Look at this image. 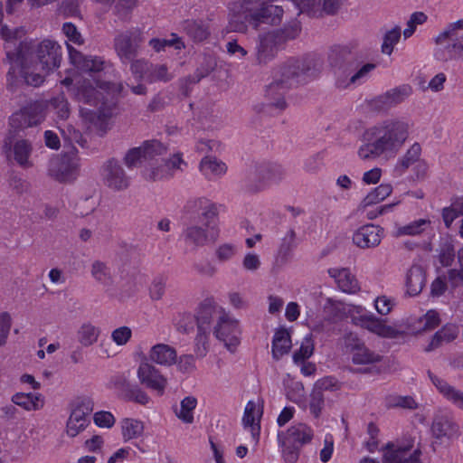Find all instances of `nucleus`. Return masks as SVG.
Masks as SVG:
<instances>
[{"mask_svg": "<svg viewBox=\"0 0 463 463\" xmlns=\"http://www.w3.org/2000/svg\"><path fill=\"white\" fill-rule=\"evenodd\" d=\"M6 57L11 63L6 74L7 89L15 91L23 85H42L45 77L60 66L61 47L51 40L23 41L16 52H7Z\"/></svg>", "mask_w": 463, "mask_h": 463, "instance_id": "obj_1", "label": "nucleus"}, {"mask_svg": "<svg viewBox=\"0 0 463 463\" xmlns=\"http://www.w3.org/2000/svg\"><path fill=\"white\" fill-rule=\"evenodd\" d=\"M409 121L391 118L366 128L362 135V145L357 150L363 161H374L380 157H393L403 147L410 136Z\"/></svg>", "mask_w": 463, "mask_h": 463, "instance_id": "obj_2", "label": "nucleus"}, {"mask_svg": "<svg viewBox=\"0 0 463 463\" xmlns=\"http://www.w3.org/2000/svg\"><path fill=\"white\" fill-rule=\"evenodd\" d=\"M124 86L121 82L111 83L95 79L84 78L75 83V97L78 101L93 107V110L82 113L89 115V119L100 128L112 116L115 101L114 96L121 93Z\"/></svg>", "mask_w": 463, "mask_h": 463, "instance_id": "obj_3", "label": "nucleus"}, {"mask_svg": "<svg viewBox=\"0 0 463 463\" xmlns=\"http://www.w3.org/2000/svg\"><path fill=\"white\" fill-rule=\"evenodd\" d=\"M319 67V61L311 56L288 59L279 69V78L276 79L267 90V96L273 99L267 105L268 109H274L279 112L285 109L287 104L283 97L284 92H279V90L306 82L317 73Z\"/></svg>", "mask_w": 463, "mask_h": 463, "instance_id": "obj_4", "label": "nucleus"}, {"mask_svg": "<svg viewBox=\"0 0 463 463\" xmlns=\"http://www.w3.org/2000/svg\"><path fill=\"white\" fill-rule=\"evenodd\" d=\"M434 58L442 62L463 58V19L447 24L434 38Z\"/></svg>", "mask_w": 463, "mask_h": 463, "instance_id": "obj_5", "label": "nucleus"}, {"mask_svg": "<svg viewBox=\"0 0 463 463\" xmlns=\"http://www.w3.org/2000/svg\"><path fill=\"white\" fill-rule=\"evenodd\" d=\"M351 58L352 54L347 47H336L330 53V63L335 68V85L339 89H346L351 85L361 84L375 68V64L366 63L356 72L353 74L346 73L348 68H345V63L349 62Z\"/></svg>", "mask_w": 463, "mask_h": 463, "instance_id": "obj_6", "label": "nucleus"}, {"mask_svg": "<svg viewBox=\"0 0 463 463\" xmlns=\"http://www.w3.org/2000/svg\"><path fill=\"white\" fill-rule=\"evenodd\" d=\"M313 437L312 428L301 422L292 425L286 431H279L278 442L285 462L296 463L298 460L301 448L310 443Z\"/></svg>", "mask_w": 463, "mask_h": 463, "instance_id": "obj_7", "label": "nucleus"}, {"mask_svg": "<svg viewBox=\"0 0 463 463\" xmlns=\"http://www.w3.org/2000/svg\"><path fill=\"white\" fill-rule=\"evenodd\" d=\"M168 146L157 139L145 140L139 146L130 148L124 156V163L128 168L141 166L145 163L143 170L152 165H159V156L166 155Z\"/></svg>", "mask_w": 463, "mask_h": 463, "instance_id": "obj_8", "label": "nucleus"}, {"mask_svg": "<svg viewBox=\"0 0 463 463\" xmlns=\"http://www.w3.org/2000/svg\"><path fill=\"white\" fill-rule=\"evenodd\" d=\"M213 335L223 342L229 351L233 352L240 344L239 321L225 309H220L219 319L213 326Z\"/></svg>", "mask_w": 463, "mask_h": 463, "instance_id": "obj_9", "label": "nucleus"}, {"mask_svg": "<svg viewBox=\"0 0 463 463\" xmlns=\"http://www.w3.org/2000/svg\"><path fill=\"white\" fill-rule=\"evenodd\" d=\"M184 213L192 222H203L210 228L217 217L215 204L205 197L192 198L184 205Z\"/></svg>", "mask_w": 463, "mask_h": 463, "instance_id": "obj_10", "label": "nucleus"}, {"mask_svg": "<svg viewBox=\"0 0 463 463\" xmlns=\"http://www.w3.org/2000/svg\"><path fill=\"white\" fill-rule=\"evenodd\" d=\"M187 165L183 159V154L174 153L169 158L163 159L159 165H152L142 171L145 179L149 181H160L172 178L176 172H183Z\"/></svg>", "mask_w": 463, "mask_h": 463, "instance_id": "obj_11", "label": "nucleus"}, {"mask_svg": "<svg viewBox=\"0 0 463 463\" xmlns=\"http://www.w3.org/2000/svg\"><path fill=\"white\" fill-rule=\"evenodd\" d=\"M93 402L89 397L79 398L74 404L66 425V432L70 437H76L89 425V415L93 411Z\"/></svg>", "mask_w": 463, "mask_h": 463, "instance_id": "obj_12", "label": "nucleus"}, {"mask_svg": "<svg viewBox=\"0 0 463 463\" xmlns=\"http://www.w3.org/2000/svg\"><path fill=\"white\" fill-rule=\"evenodd\" d=\"M142 42V34L137 30L127 31L115 37L114 48L122 63L127 64L137 56Z\"/></svg>", "mask_w": 463, "mask_h": 463, "instance_id": "obj_13", "label": "nucleus"}, {"mask_svg": "<svg viewBox=\"0 0 463 463\" xmlns=\"http://www.w3.org/2000/svg\"><path fill=\"white\" fill-rule=\"evenodd\" d=\"M48 171L59 182H71L78 173V158L71 155L56 156L50 161Z\"/></svg>", "mask_w": 463, "mask_h": 463, "instance_id": "obj_14", "label": "nucleus"}, {"mask_svg": "<svg viewBox=\"0 0 463 463\" xmlns=\"http://www.w3.org/2000/svg\"><path fill=\"white\" fill-rule=\"evenodd\" d=\"M137 374L141 384L155 391L158 395L164 394L167 386V379L160 370L151 363H141L137 368Z\"/></svg>", "mask_w": 463, "mask_h": 463, "instance_id": "obj_15", "label": "nucleus"}, {"mask_svg": "<svg viewBox=\"0 0 463 463\" xmlns=\"http://www.w3.org/2000/svg\"><path fill=\"white\" fill-rule=\"evenodd\" d=\"M272 30L259 34L255 47V57L258 64H267L277 55L282 44Z\"/></svg>", "mask_w": 463, "mask_h": 463, "instance_id": "obj_16", "label": "nucleus"}, {"mask_svg": "<svg viewBox=\"0 0 463 463\" xmlns=\"http://www.w3.org/2000/svg\"><path fill=\"white\" fill-rule=\"evenodd\" d=\"M101 175L105 185L114 191H122L129 186V177L121 165L114 159L103 165Z\"/></svg>", "mask_w": 463, "mask_h": 463, "instance_id": "obj_17", "label": "nucleus"}, {"mask_svg": "<svg viewBox=\"0 0 463 463\" xmlns=\"http://www.w3.org/2000/svg\"><path fill=\"white\" fill-rule=\"evenodd\" d=\"M412 92L411 85L402 84L377 96L373 104L379 110H386L405 101Z\"/></svg>", "mask_w": 463, "mask_h": 463, "instance_id": "obj_18", "label": "nucleus"}, {"mask_svg": "<svg viewBox=\"0 0 463 463\" xmlns=\"http://www.w3.org/2000/svg\"><path fill=\"white\" fill-rule=\"evenodd\" d=\"M383 230L378 225L365 224L353 234L354 244L363 250L376 248L382 241Z\"/></svg>", "mask_w": 463, "mask_h": 463, "instance_id": "obj_19", "label": "nucleus"}, {"mask_svg": "<svg viewBox=\"0 0 463 463\" xmlns=\"http://www.w3.org/2000/svg\"><path fill=\"white\" fill-rule=\"evenodd\" d=\"M214 232V222L210 228H206L203 222H192L183 232V237L185 243L194 247H203L211 241H214L216 234Z\"/></svg>", "mask_w": 463, "mask_h": 463, "instance_id": "obj_20", "label": "nucleus"}, {"mask_svg": "<svg viewBox=\"0 0 463 463\" xmlns=\"http://www.w3.org/2000/svg\"><path fill=\"white\" fill-rule=\"evenodd\" d=\"M431 432L437 439L451 440L458 436L459 428L450 414L439 413L433 419Z\"/></svg>", "mask_w": 463, "mask_h": 463, "instance_id": "obj_21", "label": "nucleus"}, {"mask_svg": "<svg viewBox=\"0 0 463 463\" xmlns=\"http://www.w3.org/2000/svg\"><path fill=\"white\" fill-rule=\"evenodd\" d=\"M3 150L8 158L13 155L14 159L20 166L31 167L33 165L29 159L33 152V146L29 140L17 139L12 144L10 138H6L3 146Z\"/></svg>", "mask_w": 463, "mask_h": 463, "instance_id": "obj_22", "label": "nucleus"}, {"mask_svg": "<svg viewBox=\"0 0 463 463\" xmlns=\"http://www.w3.org/2000/svg\"><path fill=\"white\" fill-rule=\"evenodd\" d=\"M286 177V170L282 165L276 163H263L255 167L253 173L250 174V179L257 178L260 183L278 184Z\"/></svg>", "mask_w": 463, "mask_h": 463, "instance_id": "obj_23", "label": "nucleus"}, {"mask_svg": "<svg viewBox=\"0 0 463 463\" xmlns=\"http://www.w3.org/2000/svg\"><path fill=\"white\" fill-rule=\"evenodd\" d=\"M225 309L217 305L213 298H205L198 307L196 321L198 328L212 329V323L219 319V310Z\"/></svg>", "mask_w": 463, "mask_h": 463, "instance_id": "obj_24", "label": "nucleus"}, {"mask_svg": "<svg viewBox=\"0 0 463 463\" xmlns=\"http://www.w3.org/2000/svg\"><path fill=\"white\" fill-rule=\"evenodd\" d=\"M67 48L71 63L80 70L89 72H99L104 69L105 61L102 58L84 56L70 44L67 45Z\"/></svg>", "mask_w": 463, "mask_h": 463, "instance_id": "obj_25", "label": "nucleus"}, {"mask_svg": "<svg viewBox=\"0 0 463 463\" xmlns=\"http://www.w3.org/2000/svg\"><path fill=\"white\" fill-rule=\"evenodd\" d=\"M42 116L37 106H27L15 112L10 118V125L15 129H23L38 125Z\"/></svg>", "mask_w": 463, "mask_h": 463, "instance_id": "obj_26", "label": "nucleus"}, {"mask_svg": "<svg viewBox=\"0 0 463 463\" xmlns=\"http://www.w3.org/2000/svg\"><path fill=\"white\" fill-rule=\"evenodd\" d=\"M327 272L343 292L354 294L359 290L358 281L348 269L331 268Z\"/></svg>", "mask_w": 463, "mask_h": 463, "instance_id": "obj_27", "label": "nucleus"}, {"mask_svg": "<svg viewBox=\"0 0 463 463\" xmlns=\"http://www.w3.org/2000/svg\"><path fill=\"white\" fill-rule=\"evenodd\" d=\"M414 439L411 437L402 445L395 446L392 442L387 443L383 455V463H409L408 457H405V454L412 449Z\"/></svg>", "mask_w": 463, "mask_h": 463, "instance_id": "obj_28", "label": "nucleus"}, {"mask_svg": "<svg viewBox=\"0 0 463 463\" xmlns=\"http://www.w3.org/2000/svg\"><path fill=\"white\" fill-rule=\"evenodd\" d=\"M151 363L162 366H171L176 363V350L166 344H156L148 352Z\"/></svg>", "mask_w": 463, "mask_h": 463, "instance_id": "obj_29", "label": "nucleus"}, {"mask_svg": "<svg viewBox=\"0 0 463 463\" xmlns=\"http://www.w3.org/2000/svg\"><path fill=\"white\" fill-rule=\"evenodd\" d=\"M92 279L106 289H110L115 284V276L111 267L105 261L96 260L90 265Z\"/></svg>", "mask_w": 463, "mask_h": 463, "instance_id": "obj_30", "label": "nucleus"}, {"mask_svg": "<svg viewBox=\"0 0 463 463\" xmlns=\"http://www.w3.org/2000/svg\"><path fill=\"white\" fill-rule=\"evenodd\" d=\"M354 319L362 327L380 336L392 337L394 335V329L392 326L384 325L383 320L376 318L371 314H363Z\"/></svg>", "mask_w": 463, "mask_h": 463, "instance_id": "obj_31", "label": "nucleus"}, {"mask_svg": "<svg viewBox=\"0 0 463 463\" xmlns=\"http://www.w3.org/2000/svg\"><path fill=\"white\" fill-rule=\"evenodd\" d=\"M260 414L256 403L252 401L248 402L244 410L242 423L245 429L250 430L255 444L259 442L260 439Z\"/></svg>", "mask_w": 463, "mask_h": 463, "instance_id": "obj_32", "label": "nucleus"}, {"mask_svg": "<svg viewBox=\"0 0 463 463\" xmlns=\"http://www.w3.org/2000/svg\"><path fill=\"white\" fill-rule=\"evenodd\" d=\"M420 145L419 143L412 144L405 154L397 160L393 167L394 175L402 176L410 168V166L420 159Z\"/></svg>", "mask_w": 463, "mask_h": 463, "instance_id": "obj_33", "label": "nucleus"}, {"mask_svg": "<svg viewBox=\"0 0 463 463\" xmlns=\"http://www.w3.org/2000/svg\"><path fill=\"white\" fill-rule=\"evenodd\" d=\"M272 32L278 36L279 41L285 45L288 42L294 41L300 36L302 23L298 18H292L280 28L274 29Z\"/></svg>", "mask_w": 463, "mask_h": 463, "instance_id": "obj_34", "label": "nucleus"}, {"mask_svg": "<svg viewBox=\"0 0 463 463\" xmlns=\"http://www.w3.org/2000/svg\"><path fill=\"white\" fill-rule=\"evenodd\" d=\"M296 247V232L294 230L290 229L282 238L281 243L279 246L276 255V263L278 265L286 264L291 259Z\"/></svg>", "mask_w": 463, "mask_h": 463, "instance_id": "obj_35", "label": "nucleus"}, {"mask_svg": "<svg viewBox=\"0 0 463 463\" xmlns=\"http://www.w3.org/2000/svg\"><path fill=\"white\" fill-rule=\"evenodd\" d=\"M430 219H418L404 225L396 224L393 236H418L426 232L430 227Z\"/></svg>", "mask_w": 463, "mask_h": 463, "instance_id": "obj_36", "label": "nucleus"}, {"mask_svg": "<svg viewBox=\"0 0 463 463\" xmlns=\"http://www.w3.org/2000/svg\"><path fill=\"white\" fill-rule=\"evenodd\" d=\"M430 378L432 382V383L437 387V389L439 391L440 393L444 395L445 398H447L449 401L453 402L458 407L463 409V392L456 390L454 387L450 386L448 383H446L444 380L439 378L438 376H435L429 373Z\"/></svg>", "mask_w": 463, "mask_h": 463, "instance_id": "obj_37", "label": "nucleus"}, {"mask_svg": "<svg viewBox=\"0 0 463 463\" xmlns=\"http://www.w3.org/2000/svg\"><path fill=\"white\" fill-rule=\"evenodd\" d=\"M200 171L207 179L213 180L223 175L227 166L215 157L205 156L201 160Z\"/></svg>", "mask_w": 463, "mask_h": 463, "instance_id": "obj_38", "label": "nucleus"}, {"mask_svg": "<svg viewBox=\"0 0 463 463\" xmlns=\"http://www.w3.org/2000/svg\"><path fill=\"white\" fill-rule=\"evenodd\" d=\"M291 339L289 333L286 329L276 331L272 340V356L275 360H279L291 349Z\"/></svg>", "mask_w": 463, "mask_h": 463, "instance_id": "obj_39", "label": "nucleus"}, {"mask_svg": "<svg viewBox=\"0 0 463 463\" xmlns=\"http://www.w3.org/2000/svg\"><path fill=\"white\" fill-rule=\"evenodd\" d=\"M425 284V276L423 270L419 266L411 267L406 276L407 291L411 296L418 295Z\"/></svg>", "mask_w": 463, "mask_h": 463, "instance_id": "obj_40", "label": "nucleus"}, {"mask_svg": "<svg viewBox=\"0 0 463 463\" xmlns=\"http://www.w3.org/2000/svg\"><path fill=\"white\" fill-rule=\"evenodd\" d=\"M352 361L355 364H372L381 361L380 354L371 351L364 344L355 345L352 350Z\"/></svg>", "mask_w": 463, "mask_h": 463, "instance_id": "obj_41", "label": "nucleus"}, {"mask_svg": "<svg viewBox=\"0 0 463 463\" xmlns=\"http://www.w3.org/2000/svg\"><path fill=\"white\" fill-rule=\"evenodd\" d=\"M100 335V328L95 325L85 322L77 331L78 342L84 347L91 346L97 343Z\"/></svg>", "mask_w": 463, "mask_h": 463, "instance_id": "obj_42", "label": "nucleus"}, {"mask_svg": "<svg viewBox=\"0 0 463 463\" xmlns=\"http://www.w3.org/2000/svg\"><path fill=\"white\" fill-rule=\"evenodd\" d=\"M12 401L26 411H37L43 406V399L40 393H16Z\"/></svg>", "mask_w": 463, "mask_h": 463, "instance_id": "obj_43", "label": "nucleus"}, {"mask_svg": "<svg viewBox=\"0 0 463 463\" xmlns=\"http://www.w3.org/2000/svg\"><path fill=\"white\" fill-rule=\"evenodd\" d=\"M458 335V328L455 325L448 324L434 335L426 350L430 351L440 346L444 343H449L453 341Z\"/></svg>", "mask_w": 463, "mask_h": 463, "instance_id": "obj_44", "label": "nucleus"}, {"mask_svg": "<svg viewBox=\"0 0 463 463\" xmlns=\"http://www.w3.org/2000/svg\"><path fill=\"white\" fill-rule=\"evenodd\" d=\"M196 405L197 400L193 396H187L182 400L180 408L175 410V415L184 422L192 423L194 421V410Z\"/></svg>", "mask_w": 463, "mask_h": 463, "instance_id": "obj_45", "label": "nucleus"}, {"mask_svg": "<svg viewBox=\"0 0 463 463\" xmlns=\"http://www.w3.org/2000/svg\"><path fill=\"white\" fill-rule=\"evenodd\" d=\"M122 435L126 440L140 437L144 431V424L141 420L126 418L121 421Z\"/></svg>", "mask_w": 463, "mask_h": 463, "instance_id": "obj_46", "label": "nucleus"}, {"mask_svg": "<svg viewBox=\"0 0 463 463\" xmlns=\"http://www.w3.org/2000/svg\"><path fill=\"white\" fill-rule=\"evenodd\" d=\"M392 191V187L389 184H382L372 192H370L363 200L362 205L364 207L376 204L388 197Z\"/></svg>", "mask_w": 463, "mask_h": 463, "instance_id": "obj_47", "label": "nucleus"}, {"mask_svg": "<svg viewBox=\"0 0 463 463\" xmlns=\"http://www.w3.org/2000/svg\"><path fill=\"white\" fill-rule=\"evenodd\" d=\"M174 78V75L169 72L165 64H153L151 63L149 73L146 76V81L154 83L157 81L167 82Z\"/></svg>", "mask_w": 463, "mask_h": 463, "instance_id": "obj_48", "label": "nucleus"}, {"mask_svg": "<svg viewBox=\"0 0 463 463\" xmlns=\"http://www.w3.org/2000/svg\"><path fill=\"white\" fill-rule=\"evenodd\" d=\"M148 44L156 52L165 51L166 47H174L175 50L184 48V42L175 33H172L170 39L153 38L149 41Z\"/></svg>", "mask_w": 463, "mask_h": 463, "instance_id": "obj_49", "label": "nucleus"}, {"mask_svg": "<svg viewBox=\"0 0 463 463\" xmlns=\"http://www.w3.org/2000/svg\"><path fill=\"white\" fill-rule=\"evenodd\" d=\"M184 30L192 39L196 42H202L209 35L207 27L198 21H185Z\"/></svg>", "mask_w": 463, "mask_h": 463, "instance_id": "obj_50", "label": "nucleus"}, {"mask_svg": "<svg viewBox=\"0 0 463 463\" xmlns=\"http://www.w3.org/2000/svg\"><path fill=\"white\" fill-rule=\"evenodd\" d=\"M212 329L198 328L194 339V352L198 357H204L209 351V339Z\"/></svg>", "mask_w": 463, "mask_h": 463, "instance_id": "obj_51", "label": "nucleus"}, {"mask_svg": "<svg viewBox=\"0 0 463 463\" xmlns=\"http://www.w3.org/2000/svg\"><path fill=\"white\" fill-rule=\"evenodd\" d=\"M459 216H463V201L461 199H457L450 206L442 210V218L447 228H449L454 220Z\"/></svg>", "mask_w": 463, "mask_h": 463, "instance_id": "obj_52", "label": "nucleus"}, {"mask_svg": "<svg viewBox=\"0 0 463 463\" xmlns=\"http://www.w3.org/2000/svg\"><path fill=\"white\" fill-rule=\"evenodd\" d=\"M314 352V342L311 335H307L302 341L298 351L293 354V361L295 364L303 363L309 358Z\"/></svg>", "mask_w": 463, "mask_h": 463, "instance_id": "obj_53", "label": "nucleus"}, {"mask_svg": "<svg viewBox=\"0 0 463 463\" xmlns=\"http://www.w3.org/2000/svg\"><path fill=\"white\" fill-rule=\"evenodd\" d=\"M401 33L402 31L399 26H395L385 33L382 44L383 53L387 55H391L392 53L394 45L399 42L401 38Z\"/></svg>", "mask_w": 463, "mask_h": 463, "instance_id": "obj_54", "label": "nucleus"}, {"mask_svg": "<svg viewBox=\"0 0 463 463\" xmlns=\"http://www.w3.org/2000/svg\"><path fill=\"white\" fill-rule=\"evenodd\" d=\"M341 388L340 382L333 376H326L315 383L314 391L323 394L324 392H335Z\"/></svg>", "mask_w": 463, "mask_h": 463, "instance_id": "obj_55", "label": "nucleus"}, {"mask_svg": "<svg viewBox=\"0 0 463 463\" xmlns=\"http://www.w3.org/2000/svg\"><path fill=\"white\" fill-rule=\"evenodd\" d=\"M125 397L128 401H132L141 405H146L151 402V398L148 394L137 384H132L131 388H128V392Z\"/></svg>", "mask_w": 463, "mask_h": 463, "instance_id": "obj_56", "label": "nucleus"}, {"mask_svg": "<svg viewBox=\"0 0 463 463\" xmlns=\"http://www.w3.org/2000/svg\"><path fill=\"white\" fill-rule=\"evenodd\" d=\"M238 251V248L233 243H223L215 250V256L220 262L231 260Z\"/></svg>", "mask_w": 463, "mask_h": 463, "instance_id": "obj_57", "label": "nucleus"}, {"mask_svg": "<svg viewBox=\"0 0 463 463\" xmlns=\"http://www.w3.org/2000/svg\"><path fill=\"white\" fill-rule=\"evenodd\" d=\"M130 63V71L132 74L139 80H146V76L149 73L151 63L143 59H134Z\"/></svg>", "mask_w": 463, "mask_h": 463, "instance_id": "obj_58", "label": "nucleus"}, {"mask_svg": "<svg viewBox=\"0 0 463 463\" xmlns=\"http://www.w3.org/2000/svg\"><path fill=\"white\" fill-rule=\"evenodd\" d=\"M325 406L324 395L318 392L312 391L309 401L310 413L315 418H319Z\"/></svg>", "mask_w": 463, "mask_h": 463, "instance_id": "obj_59", "label": "nucleus"}, {"mask_svg": "<svg viewBox=\"0 0 463 463\" xmlns=\"http://www.w3.org/2000/svg\"><path fill=\"white\" fill-rule=\"evenodd\" d=\"M51 106L54 108L60 118L65 119L69 117V103L63 94H60L57 97L52 99Z\"/></svg>", "mask_w": 463, "mask_h": 463, "instance_id": "obj_60", "label": "nucleus"}, {"mask_svg": "<svg viewBox=\"0 0 463 463\" xmlns=\"http://www.w3.org/2000/svg\"><path fill=\"white\" fill-rule=\"evenodd\" d=\"M12 317L8 312L0 313V347L4 346L11 330Z\"/></svg>", "mask_w": 463, "mask_h": 463, "instance_id": "obj_61", "label": "nucleus"}, {"mask_svg": "<svg viewBox=\"0 0 463 463\" xmlns=\"http://www.w3.org/2000/svg\"><path fill=\"white\" fill-rule=\"evenodd\" d=\"M175 364L178 370L183 373H190L195 369V360L192 354H183L179 358L176 357Z\"/></svg>", "mask_w": 463, "mask_h": 463, "instance_id": "obj_62", "label": "nucleus"}, {"mask_svg": "<svg viewBox=\"0 0 463 463\" xmlns=\"http://www.w3.org/2000/svg\"><path fill=\"white\" fill-rule=\"evenodd\" d=\"M131 335L132 331L128 326H120L111 333V338L118 345H126L131 338Z\"/></svg>", "mask_w": 463, "mask_h": 463, "instance_id": "obj_63", "label": "nucleus"}, {"mask_svg": "<svg viewBox=\"0 0 463 463\" xmlns=\"http://www.w3.org/2000/svg\"><path fill=\"white\" fill-rule=\"evenodd\" d=\"M455 258L454 247L451 243H444L441 246L439 252V261L444 267H449L452 264Z\"/></svg>", "mask_w": 463, "mask_h": 463, "instance_id": "obj_64", "label": "nucleus"}]
</instances>
